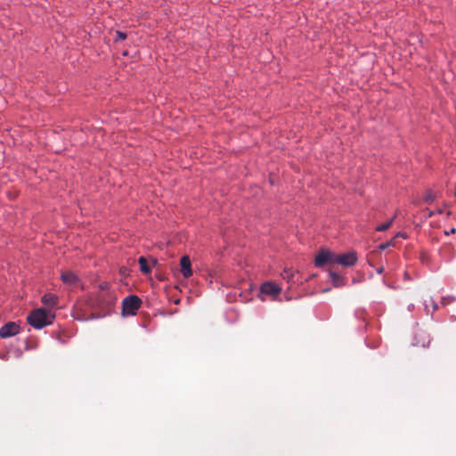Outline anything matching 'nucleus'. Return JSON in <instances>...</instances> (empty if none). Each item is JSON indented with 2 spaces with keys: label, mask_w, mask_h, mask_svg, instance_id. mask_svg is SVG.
<instances>
[{
  "label": "nucleus",
  "mask_w": 456,
  "mask_h": 456,
  "mask_svg": "<svg viewBox=\"0 0 456 456\" xmlns=\"http://www.w3.org/2000/svg\"><path fill=\"white\" fill-rule=\"evenodd\" d=\"M376 271H377L378 273L380 274V273H382L384 272V268L383 267H379V268H377Z\"/></svg>",
  "instance_id": "nucleus-20"
},
{
  "label": "nucleus",
  "mask_w": 456,
  "mask_h": 456,
  "mask_svg": "<svg viewBox=\"0 0 456 456\" xmlns=\"http://www.w3.org/2000/svg\"><path fill=\"white\" fill-rule=\"evenodd\" d=\"M430 301L433 303L434 310L437 309V305L435 302H433L432 298L430 299Z\"/></svg>",
  "instance_id": "nucleus-21"
},
{
  "label": "nucleus",
  "mask_w": 456,
  "mask_h": 456,
  "mask_svg": "<svg viewBox=\"0 0 456 456\" xmlns=\"http://www.w3.org/2000/svg\"><path fill=\"white\" fill-rule=\"evenodd\" d=\"M260 291L262 294L277 297L281 289L273 282L266 281L261 285Z\"/></svg>",
  "instance_id": "nucleus-7"
},
{
  "label": "nucleus",
  "mask_w": 456,
  "mask_h": 456,
  "mask_svg": "<svg viewBox=\"0 0 456 456\" xmlns=\"http://www.w3.org/2000/svg\"><path fill=\"white\" fill-rule=\"evenodd\" d=\"M455 232H456L455 228H452L450 231L445 232V234H447V235L452 234V233H455Z\"/></svg>",
  "instance_id": "nucleus-18"
},
{
  "label": "nucleus",
  "mask_w": 456,
  "mask_h": 456,
  "mask_svg": "<svg viewBox=\"0 0 456 456\" xmlns=\"http://www.w3.org/2000/svg\"><path fill=\"white\" fill-rule=\"evenodd\" d=\"M20 332V326L13 322L5 323L0 329V337L2 338H11Z\"/></svg>",
  "instance_id": "nucleus-6"
},
{
  "label": "nucleus",
  "mask_w": 456,
  "mask_h": 456,
  "mask_svg": "<svg viewBox=\"0 0 456 456\" xmlns=\"http://www.w3.org/2000/svg\"><path fill=\"white\" fill-rule=\"evenodd\" d=\"M395 237H402V238L405 239L406 235L404 233L398 232Z\"/></svg>",
  "instance_id": "nucleus-19"
},
{
  "label": "nucleus",
  "mask_w": 456,
  "mask_h": 456,
  "mask_svg": "<svg viewBox=\"0 0 456 456\" xmlns=\"http://www.w3.org/2000/svg\"><path fill=\"white\" fill-rule=\"evenodd\" d=\"M126 34L122 32V31H119V30H117L116 31V37H115V41L116 42H118V41H122V40H125L126 38Z\"/></svg>",
  "instance_id": "nucleus-14"
},
{
  "label": "nucleus",
  "mask_w": 456,
  "mask_h": 456,
  "mask_svg": "<svg viewBox=\"0 0 456 456\" xmlns=\"http://www.w3.org/2000/svg\"><path fill=\"white\" fill-rule=\"evenodd\" d=\"M432 216H433V212H429L428 216L430 217Z\"/></svg>",
  "instance_id": "nucleus-22"
},
{
  "label": "nucleus",
  "mask_w": 456,
  "mask_h": 456,
  "mask_svg": "<svg viewBox=\"0 0 456 456\" xmlns=\"http://www.w3.org/2000/svg\"><path fill=\"white\" fill-rule=\"evenodd\" d=\"M181 273L184 278L192 275L191 263L188 256H183L180 259Z\"/></svg>",
  "instance_id": "nucleus-8"
},
{
  "label": "nucleus",
  "mask_w": 456,
  "mask_h": 456,
  "mask_svg": "<svg viewBox=\"0 0 456 456\" xmlns=\"http://www.w3.org/2000/svg\"><path fill=\"white\" fill-rule=\"evenodd\" d=\"M336 254L328 249H321L314 259L316 267H322L326 264H335Z\"/></svg>",
  "instance_id": "nucleus-4"
},
{
  "label": "nucleus",
  "mask_w": 456,
  "mask_h": 456,
  "mask_svg": "<svg viewBox=\"0 0 456 456\" xmlns=\"http://www.w3.org/2000/svg\"><path fill=\"white\" fill-rule=\"evenodd\" d=\"M138 263L140 265V271L144 273L148 274L151 272V267L148 265V261L144 256H140L138 259Z\"/></svg>",
  "instance_id": "nucleus-11"
},
{
  "label": "nucleus",
  "mask_w": 456,
  "mask_h": 456,
  "mask_svg": "<svg viewBox=\"0 0 456 456\" xmlns=\"http://www.w3.org/2000/svg\"><path fill=\"white\" fill-rule=\"evenodd\" d=\"M395 218V216L391 218L389 221L379 224V226L376 227V231H378V232H384V231L387 230L392 225L393 221H394Z\"/></svg>",
  "instance_id": "nucleus-13"
},
{
  "label": "nucleus",
  "mask_w": 456,
  "mask_h": 456,
  "mask_svg": "<svg viewBox=\"0 0 456 456\" xmlns=\"http://www.w3.org/2000/svg\"><path fill=\"white\" fill-rule=\"evenodd\" d=\"M392 245H394L393 240L379 245V248L380 250H385V249H387L388 247H390Z\"/></svg>",
  "instance_id": "nucleus-16"
},
{
  "label": "nucleus",
  "mask_w": 456,
  "mask_h": 456,
  "mask_svg": "<svg viewBox=\"0 0 456 456\" xmlns=\"http://www.w3.org/2000/svg\"><path fill=\"white\" fill-rule=\"evenodd\" d=\"M423 200H424L425 203H428V204L432 203L435 200V196L432 194L431 191H428L425 195Z\"/></svg>",
  "instance_id": "nucleus-15"
},
{
  "label": "nucleus",
  "mask_w": 456,
  "mask_h": 456,
  "mask_svg": "<svg viewBox=\"0 0 456 456\" xmlns=\"http://www.w3.org/2000/svg\"><path fill=\"white\" fill-rule=\"evenodd\" d=\"M454 299H455V298H454V297H444V298L442 299V304H443V305H448V304H450L451 302L454 301Z\"/></svg>",
  "instance_id": "nucleus-17"
},
{
  "label": "nucleus",
  "mask_w": 456,
  "mask_h": 456,
  "mask_svg": "<svg viewBox=\"0 0 456 456\" xmlns=\"http://www.w3.org/2000/svg\"><path fill=\"white\" fill-rule=\"evenodd\" d=\"M358 261L357 253L355 251H349L343 254H336L335 264L341 265L345 267H352L356 265Z\"/></svg>",
  "instance_id": "nucleus-3"
},
{
  "label": "nucleus",
  "mask_w": 456,
  "mask_h": 456,
  "mask_svg": "<svg viewBox=\"0 0 456 456\" xmlns=\"http://www.w3.org/2000/svg\"><path fill=\"white\" fill-rule=\"evenodd\" d=\"M54 319L55 311L45 307L34 309L27 317L28 323L37 330L52 324Z\"/></svg>",
  "instance_id": "nucleus-1"
},
{
  "label": "nucleus",
  "mask_w": 456,
  "mask_h": 456,
  "mask_svg": "<svg viewBox=\"0 0 456 456\" xmlns=\"http://www.w3.org/2000/svg\"><path fill=\"white\" fill-rule=\"evenodd\" d=\"M56 297L52 294H46L42 297V303L45 308H52L51 306L56 304Z\"/></svg>",
  "instance_id": "nucleus-10"
},
{
  "label": "nucleus",
  "mask_w": 456,
  "mask_h": 456,
  "mask_svg": "<svg viewBox=\"0 0 456 456\" xmlns=\"http://www.w3.org/2000/svg\"><path fill=\"white\" fill-rule=\"evenodd\" d=\"M142 300L135 295H130L122 301L123 315H135L136 311L140 308Z\"/></svg>",
  "instance_id": "nucleus-2"
},
{
  "label": "nucleus",
  "mask_w": 456,
  "mask_h": 456,
  "mask_svg": "<svg viewBox=\"0 0 456 456\" xmlns=\"http://www.w3.org/2000/svg\"><path fill=\"white\" fill-rule=\"evenodd\" d=\"M62 282L69 289H74L80 286V280L77 274L70 271L63 272L61 275Z\"/></svg>",
  "instance_id": "nucleus-5"
},
{
  "label": "nucleus",
  "mask_w": 456,
  "mask_h": 456,
  "mask_svg": "<svg viewBox=\"0 0 456 456\" xmlns=\"http://www.w3.org/2000/svg\"><path fill=\"white\" fill-rule=\"evenodd\" d=\"M294 274H295V272L292 269L285 268L283 270V273H281V276L288 282H291V281H293Z\"/></svg>",
  "instance_id": "nucleus-12"
},
{
  "label": "nucleus",
  "mask_w": 456,
  "mask_h": 456,
  "mask_svg": "<svg viewBox=\"0 0 456 456\" xmlns=\"http://www.w3.org/2000/svg\"><path fill=\"white\" fill-rule=\"evenodd\" d=\"M330 277L331 279V281H332V284L335 288H340V287H344L346 283V279L338 274V273H336L335 271L333 270H330Z\"/></svg>",
  "instance_id": "nucleus-9"
}]
</instances>
